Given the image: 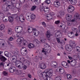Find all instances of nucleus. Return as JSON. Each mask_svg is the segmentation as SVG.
<instances>
[{
	"instance_id": "f257e3e1",
	"label": "nucleus",
	"mask_w": 80,
	"mask_h": 80,
	"mask_svg": "<svg viewBox=\"0 0 80 80\" xmlns=\"http://www.w3.org/2000/svg\"><path fill=\"white\" fill-rule=\"evenodd\" d=\"M38 75H41L42 76L44 80H48V78H49L48 77V74H47L45 72L42 73H38Z\"/></svg>"
},
{
	"instance_id": "f03ea898",
	"label": "nucleus",
	"mask_w": 80,
	"mask_h": 80,
	"mask_svg": "<svg viewBox=\"0 0 80 80\" xmlns=\"http://www.w3.org/2000/svg\"><path fill=\"white\" fill-rule=\"evenodd\" d=\"M17 67L20 69H23L24 70H25L27 68V66L21 62L20 63L19 65L17 66Z\"/></svg>"
},
{
	"instance_id": "7ed1b4c3",
	"label": "nucleus",
	"mask_w": 80,
	"mask_h": 80,
	"mask_svg": "<svg viewBox=\"0 0 80 80\" xmlns=\"http://www.w3.org/2000/svg\"><path fill=\"white\" fill-rule=\"evenodd\" d=\"M74 10H75L74 7H73V6L72 5H70L68 7V9L67 11L68 12H69V13H71V12H73V11H74Z\"/></svg>"
},
{
	"instance_id": "20e7f679",
	"label": "nucleus",
	"mask_w": 80,
	"mask_h": 80,
	"mask_svg": "<svg viewBox=\"0 0 80 80\" xmlns=\"http://www.w3.org/2000/svg\"><path fill=\"white\" fill-rule=\"evenodd\" d=\"M24 49H26L25 50H24ZM21 53L22 55L23 56H25L26 55H27V53H27V50L26 49V48H22L21 49Z\"/></svg>"
},
{
	"instance_id": "39448f33",
	"label": "nucleus",
	"mask_w": 80,
	"mask_h": 80,
	"mask_svg": "<svg viewBox=\"0 0 80 80\" xmlns=\"http://www.w3.org/2000/svg\"><path fill=\"white\" fill-rule=\"evenodd\" d=\"M66 18L67 21H69V22H70V21H72V15H70V14H67L66 15Z\"/></svg>"
},
{
	"instance_id": "423d86ee",
	"label": "nucleus",
	"mask_w": 80,
	"mask_h": 80,
	"mask_svg": "<svg viewBox=\"0 0 80 80\" xmlns=\"http://www.w3.org/2000/svg\"><path fill=\"white\" fill-rule=\"evenodd\" d=\"M55 36L57 38H60L62 37V33L60 32H58L55 33Z\"/></svg>"
},
{
	"instance_id": "0eeeda50",
	"label": "nucleus",
	"mask_w": 80,
	"mask_h": 80,
	"mask_svg": "<svg viewBox=\"0 0 80 80\" xmlns=\"http://www.w3.org/2000/svg\"><path fill=\"white\" fill-rule=\"evenodd\" d=\"M2 9L3 11H5V12L9 10V8H8V7L5 4L2 5Z\"/></svg>"
},
{
	"instance_id": "6e6552de",
	"label": "nucleus",
	"mask_w": 80,
	"mask_h": 80,
	"mask_svg": "<svg viewBox=\"0 0 80 80\" xmlns=\"http://www.w3.org/2000/svg\"><path fill=\"white\" fill-rule=\"evenodd\" d=\"M54 6L57 8H58L60 6V2L57 1H55L54 2Z\"/></svg>"
},
{
	"instance_id": "1a4fd4ad",
	"label": "nucleus",
	"mask_w": 80,
	"mask_h": 80,
	"mask_svg": "<svg viewBox=\"0 0 80 80\" xmlns=\"http://www.w3.org/2000/svg\"><path fill=\"white\" fill-rule=\"evenodd\" d=\"M0 59L1 61L3 62H5L6 60H7V59L6 58L2 55H0Z\"/></svg>"
},
{
	"instance_id": "9d476101",
	"label": "nucleus",
	"mask_w": 80,
	"mask_h": 80,
	"mask_svg": "<svg viewBox=\"0 0 80 80\" xmlns=\"http://www.w3.org/2000/svg\"><path fill=\"white\" fill-rule=\"evenodd\" d=\"M65 48L67 51L68 52H71L72 50V47L70 46V45H68L66 46Z\"/></svg>"
},
{
	"instance_id": "9b49d317",
	"label": "nucleus",
	"mask_w": 80,
	"mask_h": 80,
	"mask_svg": "<svg viewBox=\"0 0 80 80\" xmlns=\"http://www.w3.org/2000/svg\"><path fill=\"white\" fill-rule=\"evenodd\" d=\"M40 68H41V69H42L43 70L47 68V66H46V64L43 63H42L40 64Z\"/></svg>"
},
{
	"instance_id": "f8f14e48",
	"label": "nucleus",
	"mask_w": 80,
	"mask_h": 80,
	"mask_svg": "<svg viewBox=\"0 0 80 80\" xmlns=\"http://www.w3.org/2000/svg\"><path fill=\"white\" fill-rule=\"evenodd\" d=\"M16 71V68L14 67H12L10 68L9 69V72L10 73H13Z\"/></svg>"
},
{
	"instance_id": "ddd939ff",
	"label": "nucleus",
	"mask_w": 80,
	"mask_h": 80,
	"mask_svg": "<svg viewBox=\"0 0 80 80\" xmlns=\"http://www.w3.org/2000/svg\"><path fill=\"white\" fill-rule=\"evenodd\" d=\"M18 18L21 22H23L25 21V18L22 15H20L18 17Z\"/></svg>"
},
{
	"instance_id": "4468645a",
	"label": "nucleus",
	"mask_w": 80,
	"mask_h": 80,
	"mask_svg": "<svg viewBox=\"0 0 80 80\" xmlns=\"http://www.w3.org/2000/svg\"><path fill=\"white\" fill-rule=\"evenodd\" d=\"M23 40V38H18L17 41L18 42V43L19 45H21V43H22V42Z\"/></svg>"
},
{
	"instance_id": "2eb2a0df",
	"label": "nucleus",
	"mask_w": 80,
	"mask_h": 80,
	"mask_svg": "<svg viewBox=\"0 0 80 80\" xmlns=\"http://www.w3.org/2000/svg\"><path fill=\"white\" fill-rule=\"evenodd\" d=\"M45 73H46L47 74H48V73H53V70H52V69L48 68L47 69H46L45 71Z\"/></svg>"
},
{
	"instance_id": "dca6fc26",
	"label": "nucleus",
	"mask_w": 80,
	"mask_h": 80,
	"mask_svg": "<svg viewBox=\"0 0 80 80\" xmlns=\"http://www.w3.org/2000/svg\"><path fill=\"white\" fill-rule=\"evenodd\" d=\"M62 66L64 67V68H67L68 67V65L67 63L65 61H63L61 62Z\"/></svg>"
},
{
	"instance_id": "f3484780",
	"label": "nucleus",
	"mask_w": 80,
	"mask_h": 80,
	"mask_svg": "<svg viewBox=\"0 0 80 80\" xmlns=\"http://www.w3.org/2000/svg\"><path fill=\"white\" fill-rule=\"evenodd\" d=\"M69 45L70 47H72V48H75L76 47V44H75V43L74 42H70Z\"/></svg>"
},
{
	"instance_id": "a211bd4d",
	"label": "nucleus",
	"mask_w": 80,
	"mask_h": 80,
	"mask_svg": "<svg viewBox=\"0 0 80 80\" xmlns=\"http://www.w3.org/2000/svg\"><path fill=\"white\" fill-rule=\"evenodd\" d=\"M57 63L55 61H53L51 64V66L52 67L55 68L57 67Z\"/></svg>"
},
{
	"instance_id": "6ab92c4d",
	"label": "nucleus",
	"mask_w": 80,
	"mask_h": 80,
	"mask_svg": "<svg viewBox=\"0 0 80 80\" xmlns=\"http://www.w3.org/2000/svg\"><path fill=\"white\" fill-rule=\"evenodd\" d=\"M76 65V60H72L71 61V65L74 66Z\"/></svg>"
},
{
	"instance_id": "aec40b11",
	"label": "nucleus",
	"mask_w": 80,
	"mask_h": 80,
	"mask_svg": "<svg viewBox=\"0 0 80 80\" xmlns=\"http://www.w3.org/2000/svg\"><path fill=\"white\" fill-rule=\"evenodd\" d=\"M46 18L48 20H51L52 19V15L51 14H48L47 15H46Z\"/></svg>"
},
{
	"instance_id": "412c9836",
	"label": "nucleus",
	"mask_w": 80,
	"mask_h": 80,
	"mask_svg": "<svg viewBox=\"0 0 80 80\" xmlns=\"http://www.w3.org/2000/svg\"><path fill=\"white\" fill-rule=\"evenodd\" d=\"M8 20L9 22L12 23L13 21V18L12 16H9V18H8Z\"/></svg>"
},
{
	"instance_id": "4be33fe9",
	"label": "nucleus",
	"mask_w": 80,
	"mask_h": 80,
	"mask_svg": "<svg viewBox=\"0 0 80 80\" xmlns=\"http://www.w3.org/2000/svg\"><path fill=\"white\" fill-rule=\"evenodd\" d=\"M56 40H57V41L58 42V43H60L61 44H63V42H64V40H60V39L58 38H56Z\"/></svg>"
},
{
	"instance_id": "5701e85b",
	"label": "nucleus",
	"mask_w": 80,
	"mask_h": 80,
	"mask_svg": "<svg viewBox=\"0 0 80 80\" xmlns=\"http://www.w3.org/2000/svg\"><path fill=\"white\" fill-rule=\"evenodd\" d=\"M77 0H70V2L71 4L75 5L77 3Z\"/></svg>"
},
{
	"instance_id": "b1692460",
	"label": "nucleus",
	"mask_w": 80,
	"mask_h": 80,
	"mask_svg": "<svg viewBox=\"0 0 80 80\" xmlns=\"http://www.w3.org/2000/svg\"><path fill=\"white\" fill-rule=\"evenodd\" d=\"M35 47L34 45L32 43H30L28 45V47L30 49L31 48H33Z\"/></svg>"
},
{
	"instance_id": "393cba45",
	"label": "nucleus",
	"mask_w": 80,
	"mask_h": 80,
	"mask_svg": "<svg viewBox=\"0 0 80 80\" xmlns=\"http://www.w3.org/2000/svg\"><path fill=\"white\" fill-rule=\"evenodd\" d=\"M11 5H12V6H11V9L12 10V11H14L16 9V8H15V4H13V3H12V4H11Z\"/></svg>"
},
{
	"instance_id": "a878e982",
	"label": "nucleus",
	"mask_w": 80,
	"mask_h": 80,
	"mask_svg": "<svg viewBox=\"0 0 80 80\" xmlns=\"http://www.w3.org/2000/svg\"><path fill=\"white\" fill-rule=\"evenodd\" d=\"M10 2L7 1L6 2L5 4L6 5H8L7 7L9 9H10V8H11V6L10 5Z\"/></svg>"
},
{
	"instance_id": "bb28decb",
	"label": "nucleus",
	"mask_w": 80,
	"mask_h": 80,
	"mask_svg": "<svg viewBox=\"0 0 80 80\" xmlns=\"http://www.w3.org/2000/svg\"><path fill=\"white\" fill-rule=\"evenodd\" d=\"M50 35L51 34L50 32L47 31L46 35V38H50Z\"/></svg>"
},
{
	"instance_id": "cd10ccee",
	"label": "nucleus",
	"mask_w": 80,
	"mask_h": 80,
	"mask_svg": "<svg viewBox=\"0 0 80 80\" xmlns=\"http://www.w3.org/2000/svg\"><path fill=\"white\" fill-rule=\"evenodd\" d=\"M50 47V46L48 44V43H46L44 44V48H48V47Z\"/></svg>"
},
{
	"instance_id": "c85d7f7f",
	"label": "nucleus",
	"mask_w": 80,
	"mask_h": 80,
	"mask_svg": "<svg viewBox=\"0 0 80 80\" xmlns=\"http://www.w3.org/2000/svg\"><path fill=\"white\" fill-rule=\"evenodd\" d=\"M59 71L60 72H61V74H62V73H64V69H63V68H59Z\"/></svg>"
},
{
	"instance_id": "c756f323",
	"label": "nucleus",
	"mask_w": 80,
	"mask_h": 80,
	"mask_svg": "<svg viewBox=\"0 0 80 80\" xmlns=\"http://www.w3.org/2000/svg\"><path fill=\"white\" fill-rule=\"evenodd\" d=\"M12 60H15V61L17 60V57L16 55L12 56Z\"/></svg>"
},
{
	"instance_id": "7c9ffc66",
	"label": "nucleus",
	"mask_w": 80,
	"mask_h": 80,
	"mask_svg": "<svg viewBox=\"0 0 80 80\" xmlns=\"http://www.w3.org/2000/svg\"><path fill=\"white\" fill-rule=\"evenodd\" d=\"M44 2L46 3V4L49 5V4H50L51 1H50V0H46Z\"/></svg>"
},
{
	"instance_id": "2f4dec72",
	"label": "nucleus",
	"mask_w": 80,
	"mask_h": 80,
	"mask_svg": "<svg viewBox=\"0 0 80 80\" xmlns=\"http://www.w3.org/2000/svg\"><path fill=\"white\" fill-rule=\"evenodd\" d=\"M36 8H37V6L34 5L32 6L31 9V11H34L35 9H36Z\"/></svg>"
},
{
	"instance_id": "473e14b6",
	"label": "nucleus",
	"mask_w": 80,
	"mask_h": 80,
	"mask_svg": "<svg viewBox=\"0 0 80 80\" xmlns=\"http://www.w3.org/2000/svg\"><path fill=\"white\" fill-rule=\"evenodd\" d=\"M12 29L9 28L8 29V33L9 35H11L12 33Z\"/></svg>"
},
{
	"instance_id": "72a5a7b5",
	"label": "nucleus",
	"mask_w": 80,
	"mask_h": 80,
	"mask_svg": "<svg viewBox=\"0 0 80 80\" xmlns=\"http://www.w3.org/2000/svg\"><path fill=\"white\" fill-rule=\"evenodd\" d=\"M36 16L35 15L32 14L31 16V18L32 20H33L35 18Z\"/></svg>"
},
{
	"instance_id": "f704fd0d",
	"label": "nucleus",
	"mask_w": 80,
	"mask_h": 80,
	"mask_svg": "<svg viewBox=\"0 0 80 80\" xmlns=\"http://www.w3.org/2000/svg\"><path fill=\"white\" fill-rule=\"evenodd\" d=\"M35 2L36 5H39L41 2V0H36Z\"/></svg>"
},
{
	"instance_id": "c9c22d12",
	"label": "nucleus",
	"mask_w": 80,
	"mask_h": 80,
	"mask_svg": "<svg viewBox=\"0 0 80 80\" xmlns=\"http://www.w3.org/2000/svg\"><path fill=\"white\" fill-rule=\"evenodd\" d=\"M3 39H0V47L4 45V43H3Z\"/></svg>"
},
{
	"instance_id": "e433bc0d",
	"label": "nucleus",
	"mask_w": 80,
	"mask_h": 80,
	"mask_svg": "<svg viewBox=\"0 0 80 80\" xmlns=\"http://www.w3.org/2000/svg\"><path fill=\"white\" fill-rule=\"evenodd\" d=\"M59 13L61 16H63L65 14V12L64 11H60Z\"/></svg>"
},
{
	"instance_id": "4c0bfd02",
	"label": "nucleus",
	"mask_w": 80,
	"mask_h": 80,
	"mask_svg": "<svg viewBox=\"0 0 80 80\" xmlns=\"http://www.w3.org/2000/svg\"><path fill=\"white\" fill-rule=\"evenodd\" d=\"M5 28V25L3 24H2L0 26V29L1 30H2Z\"/></svg>"
},
{
	"instance_id": "58836bf2",
	"label": "nucleus",
	"mask_w": 80,
	"mask_h": 80,
	"mask_svg": "<svg viewBox=\"0 0 80 80\" xmlns=\"http://www.w3.org/2000/svg\"><path fill=\"white\" fill-rule=\"evenodd\" d=\"M16 71V73L17 75H20L22 73V72L20 71L17 70Z\"/></svg>"
},
{
	"instance_id": "ea45409f",
	"label": "nucleus",
	"mask_w": 80,
	"mask_h": 80,
	"mask_svg": "<svg viewBox=\"0 0 80 80\" xmlns=\"http://www.w3.org/2000/svg\"><path fill=\"white\" fill-rule=\"evenodd\" d=\"M2 73L4 76H7L8 75V72L5 71H3L2 72Z\"/></svg>"
},
{
	"instance_id": "a19ab883",
	"label": "nucleus",
	"mask_w": 80,
	"mask_h": 80,
	"mask_svg": "<svg viewBox=\"0 0 80 80\" xmlns=\"http://www.w3.org/2000/svg\"><path fill=\"white\" fill-rule=\"evenodd\" d=\"M20 4L19 3H16L15 4V6L16 8H19V7H20Z\"/></svg>"
},
{
	"instance_id": "79ce46f5",
	"label": "nucleus",
	"mask_w": 80,
	"mask_h": 80,
	"mask_svg": "<svg viewBox=\"0 0 80 80\" xmlns=\"http://www.w3.org/2000/svg\"><path fill=\"white\" fill-rule=\"evenodd\" d=\"M15 65L16 67H17V66H18L20 65V63H21V62L20 61H15Z\"/></svg>"
},
{
	"instance_id": "37998d69",
	"label": "nucleus",
	"mask_w": 80,
	"mask_h": 80,
	"mask_svg": "<svg viewBox=\"0 0 80 80\" xmlns=\"http://www.w3.org/2000/svg\"><path fill=\"white\" fill-rule=\"evenodd\" d=\"M21 35H22V34L20 32H18L16 34L18 38V37H21Z\"/></svg>"
},
{
	"instance_id": "c03bdc74",
	"label": "nucleus",
	"mask_w": 80,
	"mask_h": 80,
	"mask_svg": "<svg viewBox=\"0 0 80 80\" xmlns=\"http://www.w3.org/2000/svg\"><path fill=\"white\" fill-rule=\"evenodd\" d=\"M30 26H28V30H32V31H33V30H34V31H35V30H36V29H34L33 28H30Z\"/></svg>"
},
{
	"instance_id": "a18cd8bd",
	"label": "nucleus",
	"mask_w": 80,
	"mask_h": 80,
	"mask_svg": "<svg viewBox=\"0 0 80 80\" xmlns=\"http://www.w3.org/2000/svg\"><path fill=\"white\" fill-rule=\"evenodd\" d=\"M47 50V49L43 48V49L42 51V52H43V53H44V55H46V56H48L47 55V53H46V52H47L46 51H45V50Z\"/></svg>"
},
{
	"instance_id": "49530a36",
	"label": "nucleus",
	"mask_w": 80,
	"mask_h": 80,
	"mask_svg": "<svg viewBox=\"0 0 80 80\" xmlns=\"http://www.w3.org/2000/svg\"><path fill=\"white\" fill-rule=\"evenodd\" d=\"M62 78L60 76H57L55 78V80H61Z\"/></svg>"
},
{
	"instance_id": "de8ad7c7",
	"label": "nucleus",
	"mask_w": 80,
	"mask_h": 80,
	"mask_svg": "<svg viewBox=\"0 0 80 80\" xmlns=\"http://www.w3.org/2000/svg\"><path fill=\"white\" fill-rule=\"evenodd\" d=\"M20 28H22V27H19V28H18V27L16 26L15 28V31L17 32V30L18 29L20 30Z\"/></svg>"
},
{
	"instance_id": "09e8293b",
	"label": "nucleus",
	"mask_w": 80,
	"mask_h": 80,
	"mask_svg": "<svg viewBox=\"0 0 80 80\" xmlns=\"http://www.w3.org/2000/svg\"><path fill=\"white\" fill-rule=\"evenodd\" d=\"M70 35H72V36H70V37H69L70 38H74V37H75V34H74V33L72 32H70Z\"/></svg>"
},
{
	"instance_id": "8fccbe9b",
	"label": "nucleus",
	"mask_w": 80,
	"mask_h": 80,
	"mask_svg": "<svg viewBox=\"0 0 80 80\" xmlns=\"http://www.w3.org/2000/svg\"><path fill=\"white\" fill-rule=\"evenodd\" d=\"M67 78L69 79H71L72 78V76L69 74H68L67 75Z\"/></svg>"
},
{
	"instance_id": "3c124183",
	"label": "nucleus",
	"mask_w": 80,
	"mask_h": 80,
	"mask_svg": "<svg viewBox=\"0 0 80 80\" xmlns=\"http://www.w3.org/2000/svg\"><path fill=\"white\" fill-rule=\"evenodd\" d=\"M60 27L62 29H65V24H62L60 26Z\"/></svg>"
},
{
	"instance_id": "603ef678",
	"label": "nucleus",
	"mask_w": 80,
	"mask_h": 80,
	"mask_svg": "<svg viewBox=\"0 0 80 80\" xmlns=\"http://www.w3.org/2000/svg\"><path fill=\"white\" fill-rule=\"evenodd\" d=\"M72 75H75L76 73H75V69H72Z\"/></svg>"
},
{
	"instance_id": "864d4df0",
	"label": "nucleus",
	"mask_w": 80,
	"mask_h": 80,
	"mask_svg": "<svg viewBox=\"0 0 80 80\" xmlns=\"http://www.w3.org/2000/svg\"><path fill=\"white\" fill-rule=\"evenodd\" d=\"M4 16V14L3 13H0V17L2 18V19H3V18Z\"/></svg>"
},
{
	"instance_id": "5fc2aeb1",
	"label": "nucleus",
	"mask_w": 80,
	"mask_h": 80,
	"mask_svg": "<svg viewBox=\"0 0 80 80\" xmlns=\"http://www.w3.org/2000/svg\"><path fill=\"white\" fill-rule=\"evenodd\" d=\"M48 77H52V76H53V72L48 74Z\"/></svg>"
},
{
	"instance_id": "6e6d98bb",
	"label": "nucleus",
	"mask_w": 80,
	"mask_h": 80,
	"mask_svg": "<svg viewBox=\"0 0 80 80\" xmlns=\"http://www.w3.org/2000/svg\"><path fill=\"white\" fill-rule=\"evenodd\" d=\"M74 18L75 19H76V20H77L78 18H79V16L77 15H75L74 16Z\"/></svg>"
},
{
	"instance_id": "4d7b16f0",
	"label": "nucleus",
	"mask_w": 80,
	"mask_h": 80,
	"mask_svg": "<svg viewBox=\"0 0 80 80\" xmlns=\"http://www.w3.org/2000/svg\"><path fill=\"white\" fill-rule=\"evenodd\" d=\"M40 10L41 12H43V11H45V8H44V7L41 8Z\"/></svg>"
},
{
	"instance_id": "13d9d810",
	"label": "nucleus",
	"mask_w": 80,
	"mask_h": 80,
	"mask_svg": "<svg viewBox=\"0 0 80 80\" xmlns=\"http://www.w3.org/2000/svg\"><path fill=\"white\" fill-rule=\"evenodd\" d=\"M76 50L77 51H78L79 52H80V48H79V47L77 46L76 48Z\"/></svg>"
},
{
	"instance_id": "bf43d9fd",
	"label": "nucleus",
	"mask_w": 80,
	"mask_h": 80,
	"mask_svg": "<svg viewBox=\"0 0 80 80\" xmlns=\"http://www.w3.org/2000/svg\"><path fill=\"white\" fill-rule=\"evenodd\" d=\"M6 57H7L10 58V57H11V54L10 53H8L7 55L6 56Z\"/></svg>"
},
{
	"instance_id": "052dcab7",
	"label": "nucleus",
	"mask_w": 80,
	"mask_h": 80,
	"mask_svg": "<svg viewBox=\"0 0 80 80\" xmlns=\"http://www.w3.org/2000/svg\"><path fill=\"white\" fill-rule=\"evenodd\" d=\"M2 66L3 67H4V63L3 62H2L1 63H0V67H1Z\"/></svg>"
},
{
	"instance_id": "680f3d73",
	"label": "nucleus",
	"mask_w": 80,
	"mask_h": 80,
	"mask_svg": "<svg viewBox=\"0 0 80 80\" xmlns=\"http://www.w3.org/2000/svg\"><path fill=\"white\" fill-rule=\"evenodd\" d=\"M8 17H7L5 19V20H3L4 22H8Z\"/></svg>"
},
{
	"instance_id": "e2e57ef3",
	"label": "nucleus",
	"mask_w": 80,
	"mask_h": 80,
	"mask_svg": "<svg viewBox=\"0 0 80 80\" xmlns=\"http://www.w3.org/2000/svg\"><path fill=\"white\" fill-rule=\"evenodd\" d=\"M18 17H19V16H17V15H15L13 16L14 18H16V19L18 18Z\"/></svg>"
},
{
	"instance_id": "0e129e2a",
	"label": "nucleus",
	"mask_w": 80,
	"mask_h": 80,
	"mask_svg": "<svg viewBox=\"0 0 80 80\" xmlns=\"http://www.w3.org/2000/svg\"><path fill=\"white\" fill-rule=\"evenodd\" d=\"M55 24H57V25L58 24H59V23H60V21H56L55 22Z\"/></svg>"
},
{
	"instance_id": "69168bd1",
	"label": "nucleus",
	"mask_w": 80,
	"mask_h": 80,
	"mask_svg": "<svg viewBox=\"0 0 80 80\" xmlns=\"http://www.w3.org/2000/svg\"><path fill=\"white\" fill-rule=\"evenodd\" d=\"M44 12L46 14L48 13V12H49V10H45Z\"/></svg>"
},
{
	"instance_id": "338daca9",
	"label": "nucleus",
	"mask_w": 80,
	"mask_h": 80,
	"mask_svg": "<svg viewBox=\"0 0 80 80\" xmlns=\"http://www.w3.org/2000/svg\"><path fill=\"white\" fill-rule=\"evenodd\" d=\"M8 53V52L5 51L4 53V54L5 55V56H6Z\"/></svg>"
},
{
	"instance_id": "774afa93",
	"label": "nucleus",
	"mask_w": 80,
	"mask_h": 80,
	"mask_svg": "<svg viewBox=\"0 0 80 80\" xmlns=\"http://www.w3.org/2000/svg\"><path fill=\"white\" fill-rule=\"evenodd\" d=\"M9 41L13 40V38L12 37H10L9 39Z\"/></svg>"
}]
</instances>
